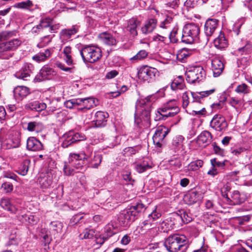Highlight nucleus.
Instances as JSON below:
<instances>
[{
    "label": "nucleus",
    "instance_id": "f257e3e1",
    "mask_svg": "<svg viewBox=\"0 0 252 252\" xmlns=\"http://www.w3.org/2000/svg\"><path fill=\"white\" fill-rule=\"evenodd\" d=\"M88 160V156L85 153H70L68 161L64 163L63 172L66 175L70 176L79 172Z\"/></svg>",
    "mask_w": 252,
    "mask_h": 252
},
{
    "label": "nucleus",
    "instance_id": "f03ea898",
    "mask_svg": "<svg viewBox=\"0 0 252 252\" xmlns=\"http://www.w3.org/2000/svg\"><path fill=\"white\" fill-rule=\"evenodd\" d=\"M215 91L216 89L213 88L200 92H185L182 95L183 107L186 108L189 106L190 109H193L195 108L196 104L200 105V103L203 100L204 97L209 96Z\"/></svg>",
    "mask_w": 252,
    "mask_h": 252
},
{
    "label": "nucleus",
    "instance_id": "7ed1b4c3",
    "mask_svg": "<svg viewBox=\"0 0 252 252\" xmlns=\"http://www.w3.org/2000/svg\"><path fill=\"white\" fill-rule=\"evenodd\" d=\"M154 101L155 97L152 95L137 100L136 104V109L138 107L142 108L140 118H136V115H135V123L138 126H140L142 121H144L147 125L150 124L151 108Z\"/></svg>",
    "mask_w": 252,
    "mask_h": 252
},
{
    "label": "nucleus",
    "instance_id": "20e7f679",
    "mask_svg": "<svg viewBox=\"0 0 252 252\" xmlns=\"http://www.w3.org/2000/svg\"><path fill=\"white\" fill-rule=\"evenodd\" d=\"M187 239L185 235L175 234L170 235L164 242V245L169 252H185L187 249Z\"/></svg>",
    "mask_w": 252,
    "mask_h": 252
},
{
    "label": "nucleus",
    "instance_id": "39448f33",
    "mask_svg": "<svg viewBox=\"0 0 252 252\" xmlns=\"http://www.w3.org/2000/svg\"><path fill=\"white\" fill-rule=\"evenodd\" d=\"M145 206L141 203H138L121 212L119 217V221L124 226L129 225L133 221L139 212L144 210Z\"/></svg>",
    "mask_w": 252,
    "mask_h": 252
},
{
    "label": "nucleus",
    "instance_id": "423d86ee",
    "mask_svg": "<svg viewBox=\"0 0 252 252\" xmlns=\"http://www.w3.org/2000/svg\"><path fill=\"white\" fill-rule=\"evenodd\" d=\"M180 110L177 101L175 99L170 100L158 109L156 120H165L168 117H173L178 114Z\"/></svg>",
    "mask_w": 252,
    "mask_h": 252
},
{
    "label": "nucleus",
    "instance_id": "0eeeda50",
    "mask_svg": "<svg viewBox=\"0 0 252 252\" xmlns=\"http://www.w3.org/2000/svg\"><path fill=\"white\" fill-rule=\"evenodd\" d=\"M80 54L84 62L94 63L99 60L101 56V51L97 47L87 46L80 51Z\"/></svg>",
    "mask_w": 252,
    "mask_h": 252
},
{
    "label": "nucleus",
    "instance_id": "6e6552de",
    "mask_svg": "<svg viewBox=\"0 0 252 252\" xmlns=\"http://www.w3.org/2000/svg\"><path fill=\"white\" fill-rule=\"evenodd\" d=\"M200 29L194 24L186 25L183 29L182 41L187 44H191L196 40L199 34Z\"/></svg>",
    "mask_w": 252,
    "mask_h": 252
},
{
    "label": "nucleus",
    "instance_id": "1a4fd4ad",
    "mask_svg": "<svg viewBox=\"0 0 252 252\" xmlns=\"http://www.w3.org/2000/svg\"><path fill=\"white\" fill-rule=\"evenodd\" d=\"M186 80L189 83H199L205 79L206 73L202 66L191 67L186 72Z\"/></svg>",
    "mask_w": 252,
    "mask_h": 252
},
{
    "label": "nucleus",
    "instance_id": "9d476101",
    "mask_svg": "<svg viewBox=\"0 0 252 252\" xmlns=\"http://www.w3.org/2000/svg\"><path fill=\"white\" fill-rule=\"evenodd\" d=\"M86 139L85 135L71 130L64 133L61 138L62 146L63 148H68L71 144Z\"/></svg>",
    "mask_w": 252,
    "mask_h": 252
},
{
    "label": "nucleus",
    "instance_id": "9b49d317",
    "mask_svg": "<svg viewBox=\"0 0 252 252\" xmlns=\"http://www.w3.org/2000/svg\"><path fill=\"white\" fill-rule=\"evenodd\" d=\"M157 73V70L156 68L144 65L139 69L137 75L140 80L150 82L154 79Z\"/></svg>",
    "mask_w": 252,
    "mask_h": 252
},
{
    "label": "nucleus",
    "instance_id": "f8f14e48",
    "mask_svg": "<svg viewBox=\"0 0 252 252\" xmlns=\"http://www.w3.org/2000/svg\"><path fill=\"white\" fill-rule=\"evenodd\" d=\"M212 128L218 131L224 130L228 126L225 118L219 114L215 115L210 122Z\"/></svg>",
    "mask_w": 252,
    "mask_h": 252
},
{
    "label": "nucleus",
    "instance_id": "ddd939ff",
    "mask_svg": "<svg viewBox=\"0 0 252 252\" xmlns=\"http://www.w3.org/2000/svg\"><path fill=\"white\" fill-rule=\"evenodd\" d=\"M56 75L54 70L48 66H43L40 70L38 74L34 78L35 82H41L45 80H50Z\"/></svg>",
    "mask_w": 252,
    "mask_h": 252
},
{
    "label": "nucleus",
    "instance_id": "4468645a",
    "mask_svg": "<svg viewBox=\"0 0 252 252\" xmlns=\"http://www.w3.org/2000/svg\"><path fill=\"white\" fill-rule=\"evenodd\" d=\"M32 64L28 63H25L21 69L15 73V76L18 79L27 80V78L32 73Z\"/></svg>",
    "mask_w": 252,
    "mask_h": 252
},
{
    "label": "nucleus",
    "instance_id": "2eb2a0df",
    "mask_svg": "<svg viewBox=\"0 0 252 252\" xmlns=\"http://www.w3.org/2000/svg\"><path fill=\"white\" fill-rule=\"evenodd\" d=\"M212 70L214 77H218L222 72L224 69V64L220 57H215L212 60Z\"/></svg>",
    "mask_w": 252,
    "mask_h": 252
},
{
    "label": "nucleus",
    "instance_id": "dca6fc26",
    "mask_svg": "<svg viewBox=\"0 0 252 252\" xmlns=\"http://www.w3.org/2000/svg\"><path fill=\"white\" fill-rule=\"evenodd\" d=\"M27 149L30 151H39L43 149L41 142L34 137H30L27 140Z\"/></svg>",
    "mask_w": 252,
    "mask_h": 252
},
{
    "label": "nucleus",
    "instance_id": "f3484780",
    "mask_svg": "<svg viewBox=\"0 0 252 252\" xmlns=\"http://www.w3.org/2000/svg\"><path fill=\"white\" fill-rule=\"evenodd\" d=\"M109 115L107 112L100 111L96 112L95 114V120L93 121L95 126L96 127L105 126L107 124V119Z\"/></svg>",
    "mask_w": 252,
    "mask_h": 252
},
{
    "label": "nucleus",
    "instance_id": "a211bd4d",
    "mask_svg": "<svg viewBox=\"0 0 252 252\" xmlns=\"http://www.w3.org/2000/svg\"><path fill=\"white\" fill-rule=\"evenodd\" d=\"M38 182L43 189H50L52 187L53 176L51 173L42 174L38 178Z\"/></svg>",
    "mask_w": 252,
    "mask_h": 252
},
{
    "label": "nucleus",
    "instance_id": "6ab92c4d",
    "mask_svg": "<svg viewBox=\"0 0 252 252\" xmlns=\"http://www.w3.org/2000/svg\"><path fill=\"white\" fill-rule=\"evenodd\" d=\"M218 26V21L215 19H208L204 26V32L207 37L211 36Z\"/></svg>",
    "mask_w": 252,
    "mask_h": 252
},
{
    "label": "nucleus",
    "instance_id": "aec40b11",
    "mask_svg": "<svg viewBox=\"0 0 252 252\" xmlns=\"http://www.w3.org/2000/svg\"><path fill=\"white\" fill-rule=\"evenodd\" d=\"M21 143L20 137L19 134H15L11 138L2 142V145L6 149H11L18 147Z\"/></svg>",
    "mask_w": 252,
    "mask_h": 252
},
{
    "label": "nucleus",
    "instance_id": "412c9836",
    "mask_svg": "<svg viewBox=\"0 0 252 252\" xmlns=\"http://www.w3.org/2000/svg\"><path fill=\"white\" fill-rule=\"evenodd\" d=\"M212 136L210 132L203 131L197 137V142L201 147H205L211 141Z\"/></svg>",
    "mask_w": 252,
    "mask_h": 252
},
{
    "label": "nucleus",
    "instance_id": "4be33fe9",
    "mask_svg": "<svg viewBox=\"0 0 252 252\" xmlns=\"http://www.w3.org/2000/svg\"><path fill=\"white\" fill-rule=\"evenodd\" d=\"M214 44L215 47L220 50L224 49L228 46V41L223 33L220 32L219 35L214 40Z\"/></svg>",
    "mask_w": 252,
    "mask_h": 252
},
{
    "label": "nucleus",
    "instance_id": "5701e85b",
    "mask_svg": "<svg viewBox=\"0 0 252 252\" xmlns=\"http://www.w3.org/2000/svg\"><path fill=\"white\" fill-rule=\"evenodd\" d=\"M14 95L16 99L21 100L30 94V89L25 86H18L13 91Z\"/></svg>",
    "mask_w": 252,
    "mask_h": 252
},
{
    "label": "nucleus",
    "instance_id": "b1692460",
    "mask_svg": "<svg viewBox=\"0 0 252 252\" xmlns=\"http://www.w3.org/2000/svg\"><path fill=\"white\" fill-rule=\"evenodd\" d=\"M99 39L104 43L108 45L116 44V40L114 36L108 32H103L98 35Z\"/></svg>",
    "mask_w": 252,
    "mask_h": 252
},
{
    "label": "nucleus",
    "instance_id": "393cba45",
    "mask_svg": "<svg viewBox=\"0 0 252 252\" xmlns=\"http://www.w3.org/2000/svg\"><path fill=\"white\" fill-rule=\"evenodd\" d=\"M157 21L155 19H150L145 25L142 27L141 31L143 33L147 34L152 32L157 26Z\"/></svg>",
    "mask_w": 252,
    "mask_h": 252
},
{
    "label": "nucleus",
    "instance_id": "a878e982",
    "mask_svg": "<svg viewBox=\"0 0 252 252\" xmlns=\"http://www.w3.org/2000/svg\"><path fill=\"white\" fill-rule=\"evenodd\" d=\"M160 216V213L157 209L154 210L151 214L149 215L148 219L143 221V223L144 226L150 225L152 229L154 228L157 224L155 223H152V221L159 218Z\"/></svg>",
    "mask_w": 252,
    "mask_h": 252
},
{
    "label": "nucleus",
    "instance_id": "bb28decb",
    "mask_svg": "<svg viewBox=\"0 0 252 252\" xmlns=\"http://www.w3.org/2000/svg\"><path fill=\"white\" fill-rule=\"evenodd\" d=\"M169 129L163 126H158L155 131L153 137V139L164 140L167 134L169 132Z\"/></svg>",
    "mask_w": 252,
    "mask_h": 252
},
{
    "label": "nucleus",
    "instance_id": "cd10ccee",
    "mask_svg": "<svg viewBox=\"0 0 252 252\" xmlns=\"http://www.w3.org/2000/svg\"><path fill=\"white\" fill-rule=\"evenodd\" d=\"M139 25V21L135 18H131L128 22L126 30L133 36H135L137 35V28Z\"/></svg>",
    "mask_w": 252,
    "mask_h": 252
},
{
    "label": "nucleus",
    "instance_id": "c85d7f7f",
    "mask_svg": "<svg viewBox=\"0 0 252 252\" xmlns=\"http://www.w3.org/2000/svg\"><path fill=\"white\" fill-rule=\"evenodd\" d=\"M202 198L201 194L196 191H192L187 194L184 197L185 201L189 204L196 203Z\"/></svg>",
    "mask_w": 252,
    "mask_h": 252
},
{
    "label": "nucleus",
    "instance_id": "c756f323",
    "mask_svg": "<svg viewBox=\"0 0 252 252\" xmlns=\"http://www.w3.org/2000/svg\"><path fill=\"white\" fill-rule=\"evenodd\" d=\"M25 107L26 109L36 111H41L47 108V105L45 103L35 101L27 104Z\"/></svg>",
    "mask_w": 252,
    "mask_h": 252
},
{
    "label": "nucleus",
    "instance_id": "7c9ffc66",
    "mask_svg": "<svg viewBox=\"0 0 252 252\" xmlns=\"http://www.w3.org/2000/svg\"><path fill=\"white\" fill-rule=\"evenodd\" d=\"M27 129L29 131L39 133L43 130L44 129V126L40 122H31L28 124Z\"/></svg>",
    "mask_w": 252,
    "mask_h": 252
},
{
    "label": "nucleus",
    "instance_id": "2f4dec72",
    "mask_svg": "<svg viewBox=\"0 0 252 252\" xmlns=\"http://www.w3.org/2000/svg\"><path fill=\"white\" fill-rule=\"evenodd\" d=\"M51 55V51L50 49H46L44 52H39L32 57V59L40 63L47 60Z\"/></svg>",
    "mask_w": 252,
    "mask_h": 252
},
{
    "label": "nucleus",
    "instance_id": "473e14b6",
    "mask_svg": "<svg viewBox=\"0 0 252 252\" xmlns=\"http://www.w3.org/2000/svg\"><path fill=\"white\" fill-rule=\"evenodd\" d=\"M77 32V29L75 27L69 29H63L60 33L61 38L63 40L67 41L71 37L72 35L76 34Z\"/></svg>",
    "mask_w": 252,
    "mask_h": 252
},
{
    "label": "nucleus",
    "instance_id": "72a5a7b5",
    "mask_svg": "<svg viewBox=\"0 0 252 252\" xmlns=\"http://www.w3.org/2000/svg\"><path fill=\"white\" fill-rule=\"evenodd\" d=\"M171 87L173 90H183L185 87L183 77L179 76L175 78L171 85Z\"/></svg>",
    "mask_w": 252,
    "mask_h": 252
},
{
    "label": "nucleus",
    "instance_id": "f704fd0d",
    "mask_svg": "<svg viewBox=\"0 0 252 252\" xmlns=\"http://www.w3.org/2000/svg\"><path fill=\"white\" fill-rule=\"evenodd\" d=\"M0 204L3 209L12 213H16L18 210L14 206L11 204L10 200L8 198L2 199L0 201Z\"/></svg>",
    "mask_w": 252,
    "mask_h": 252
},
{
    "label": "nucleus",
    "instance_id": "c9c22d12",
    "mask_svg": "<svg viewBox=\"0 0 252 252\" xmlns=\"http://www.w3.org/2000/svg\"><path fill=\"white\" fill-rule=\"evenodd\" d=\"M151 168V162L146 160L137 163L135 165V169L139 173H143Z\"/></svg>",
    "mask_w": 252,
    "mask_h": 252
},
{
    "label": "nucleus",
    "instance_id": "e433bc0d",
    "mask_svg": "<svg viewBox=\"0 0 252 252\" xmlns=\"http://www.w3.org/2000/svg\"><path fill=\"white\" fill-rule=\"evenodd\" d=\"M3 43L8 51L16 49L21 45L22 42L20 39L16 38Z\"/></svg>",
    "mask_w": 252,
    "mask_h": 252
},
{
    "label": "nucleus",
    "instance_id": "4c0bfd02",
    "mask_svg": "<svg viewBox=\"0 0 252 252\" xmlns=\"http://www.w3.org/2000/svg\"><path fill=\"white\" fill-rule=\"evenodd\" d=\"M95 104V100L93 97H87L83 98L82 107L78 108L79 110H83L85 109H90Z\"/></svg>",
    "mask_w": 252,
    "mask_h": 252
},
{
    "label": "nucleus",
    "instance_id": "58836bf2",
    "mask_svg": "<svg viewBox=\"0 0 252 252\" xmlns=\"http://www.w3.org/2000/svg\"><path fill=\"white\" fill-rule=\"evenodd\" d=\"M184 140V138L182 135H178L173 138L172 145L175 151L182 148Z\"/></svg>",
    "mask_w": 252,
    "mask_h": 252
},
{
    "label": "nucleus",
    "instance_id": "ea45409f",
    "mask_svg": "<svg viewBox=\"0 0 252 252\" xmlns=\"http://www.w3.org/2000/svg\"><path fill=\"white\" fill-rule=\"evenodd\" d=\"M95 231L91 228H87L79 235L81 239H93L95 235Z\"/></svg>",
    "mask_w": 252,
    "mask_h": 252
},
{
    "label": "nucleus",
    "instance_id": "a19ab883",
    "mask_svg": "<svg viewBox=\"0 0 252 252\" xmlns=\"http://www.w3.org/2000/svg\"><path fill=\"white\" fill-rule=\"evenodd\" d=\"M102 156L99 154H95L89 161L90 166L94 168H97L102 161Z\"/></svg>",
    "mask_w": 252,
    "mask_h": 252
},
{
    "label": "nucleus",
    "instance_id": "79ce46f5",
    "mask_svg": "<svg viewBox=\"0 0 252 252\" xmlns=\"http://www.w3.org/2000/svg\"><path fill=\"white\" fill-rule=\"evenodd\" d=\"M63 53L65 57V61L68 65L73 64V60L71 55V48L70 46H66L63 49Z\"/></svg>",
    "mask_w": 252,
    "mask_h": 252
},
{
    "label": "nucleus",
    "instance_id": "37998d69",
    "mask_svg": "<svg viewBox=\"0 0 252 252\" xmlns=\"http://www.w3.org/2000/svg\"><path fill=\"white\" fill-rule=\"evenodd\" d=\"M31 163L30 159H27L23 161L19 167V173L22 175H25L27 174L29 166Z\"/></svg>",
    "mask_w": 252,
    "mask_h": 252
},
{
    "label": "nucleus",
    "instance_id": "c03bdc74",
    "mask_svg": "<svg viewBox=\"0 0 252 252\" xmlns=\"http://www.w3.org/2000/svg\"><path fill=\"white\" fill-rule=\"evenodd\" d=\"M203 161L201 160H197L190 162L188 165V170L190 171H196L202 166Z\"/></svg>",
    "mask_w": 252,
    "mask_h": 252
},
{
    "label": "nucleus",
    "instance_id": "a18cd8bd",
    "mask_svg": "<svg viewBox=\"0 0 252 252\" xmlns=\"http://www.w3.org/2000/svg\"><path fill=\"white\" fill-rule=\"evenodd\" d=\"M148 55V53L144 50L139 51L135 56L130 58L131 61L137 62L145 59Z\"/></svg>",
    "mask_w": 252,
    "mask_h": 252
},
{
    "label": "nucleus",
    "instance_id": "49530a36",
    "mask_svg": "<svg viewBox=\"0 0 252 252\" xmlns=\"http://www.w3.org/2000/svg\"><path fill=\"white\" fill-rule=\"evenodd\" d=\"M63 228V224L60 221H54L50 223V229L54 231L55 233H59L62 232Z\"/></svg>",
    "mask_w": 252,
    "mask_h": 252
},
{
    "label": "nucleus",
    "instance_id": "de8ad7c7",
    "mask_svg": "<svg viewBox=\"0 0 252 252\" xmlns=\"http://www.w3.org/2000/svg\"><path fill=\"white\" fill-rule=\"evenodd\" d=\"M179 214H177L178 217H179L185 223H188L191 220V217L185 211H179Z\"/></svg>",
    "mask_w": 252,
    "mask_h": 252
},
{
    "label": "nucleus",
    "instance_id": "09e8293b",
    "mask_svg": "<svg viewBox=\"0 0 252 252\" xmlns=\"http://www.w3.org/2000/svg\"><path fill=\"white\" fill-rule=\"evenodd\" d=\"M33 6V3L31 0H28L22 1L16 4L15 6L18 8L30 9Z\"/></svg>",
    "mask_w": 252,
    "mask_h": 252
},
{
    "label": "nucleus",
    "instance_id": "8fccbe9b",
    "mask_svg": "<svg viewBox=\"0 0 252 252\" xmlns=\"http://www.w3.org/2000/svg\"><path fill=\"white\" fill-rule=\"evenodd\" d=\"M173 21V18L167 16L166 18L160 24V27L163 29H171V24Z\"/></svg>",
    "mask_w": 252,
    "mask_h": 252
},
{
    "label": "nucleus",
    "instance_id": "3c124183",
    "mask_svg": "<svg viewBox=\"0 0 252 252\" xmlns=\"http://www.w3.org/2000/svg\"><path fill=\"white\" fill-rule=\"evenodd\" d=\"M238 51L242 54H250L252 52V45L248 42L244 46L238 48Z\"/></svg>",
    "mask_w": 252,
    "mask_h": 252
},
{
    "label": "nucleus",
    "instance_id": "603ef678",
    "mask_svg": "<svg viewBox=\"0 0 252 252\" xmlns=\"http://www.w3.org/2000/svg\"><path fill=\"white\" fill-rule=\"evenodd\" d=\"M171 226H169V223H168V221L164 220L160 223L158 226V229L160 231H163L164 232H166L168 230H170Z\"/></svg>",
    "mask_w": 252,
    "mask_h": 252
},
{
    "label": "nucleus",
    "instance_id": "864d4df0",
    "mask_svg": "<svg viewBox=\"0 0 252 252\" xmlns=\"http://www.w3.org/2000/svg\"><path fill=\"white\" fill-rule=\"evenodd\" d=\"M13 185L9 182H5L1 185V189L6 193L10 192L13 190Z\"/></svg>",
    "mask_w": 252,
    "mask_h": 252
},
{
    "label": "nucleus",
    "instance_id": "5fc2aeb1",
    "mask_svg": "<svg viewBox=\"0 0 252 252\" xmlns=\"http://www.w3.org/2000/svg\"><path fill=\"white\" fill-rule=\"evenodd\" d=\"M235 92L238 93L247 94L249 92L248 86L245 84H242L237 86Z\"/></svg>",
    "mask_w": 252,
    "mask_h": 252
},
{
    "label": "nucleus",
    "instance_id": "6e6d98bb",
    "mask_svg": "<svg viewBox=\"0 0 252 252\" xmlns=\"http://www.w3.org/2000/svg\"><path fill=\"white\" fill-rule=\"evenodd\" d=\"M191 110V114L192 115L203 116L205 115L206 112L205 108L203 107H199L198 109H195V108Z\"/></svg>",
    "mask_w": 252,
    "mask_h": 252
},
{
    "label": "nucleus",
    "instance_id": "4d7b16f0",
    "mask_svg": "<svg viewBox=\"0 0 252 252\" xmlns=\"http://www.w3.org/2000/svg\"><path fill=\"white\" fill-rule=\"evenodd\" d=\"M104 232L105 236L108 238L112 236L115 232L113 231V226L112 224H108L104 228Z\"/></svg>",
    "mask_w": 252,
    "mask_h": 252
},
{
    "label": "nucleus",
    "instance_id": "13d9d810",
    "mask_svg": "<svg viewBox=\"0 0 252 252\" xmlns=\"http://www.w3.org/2000/svg\"><path fill=\"white\" fill-rule=\"evenodd\" d=\"M50 41L51 38L49 36H45L41 39L40 41L37 44V47L39 48H43L47 46Z\"/></svg>",
    "mask_w": 252,
    "mask_h": 252
},
{
    "label": "nucleus",
    "instance_id": "bf43d9fd",
    "mask_svg": "<svg viewBox=\"0 0 252 252\" xmlns=\"http://www.w3.org/2000/svg\"><path fill=\"white\" fill-rule=\"evenodd\" d=\"M169 38L170 41L173 43H176L178 41V39L176 37V34L177 33V29L174 28L171 31L169 32Z\"/></svg>",
    "mask_w": 252,
    "mask_h": 252
},
{
    "label": "nucleus",
    "instance_id": "052dcab7",
    "mask_svg": "<svg viewBox=\"0 0 252 252\" xmlns=\"http://www.w3.org/2000/svg\"><path fill=\"white\" fill-rule=\"evenodd\" d=\"M40 23L43 29L48 28L52 24V19L50 18H45L42 19Z\"/></svg>",
    "mask_w": 252,
    "mask_h": 252
},
{
    "label": "nucleus",
    "instance_id": "680f3d73",
    "mask_svg": "<svg viewBox=\"0 0 252 252\" xmlns=\"http://www.w3.org/2000/svg\"><path fill=\"white\" fill-rule=\"evenodd\" d=\"M189 56L188 51L186 49H183L180 50L177 54V58L179 60H183Z\"/></svg>",
    "mask_w": 252,
    "mask_h": 252
},
{
    "label": "nucleus",
    "instance_id": "e2e57ef3",
    "mask_svg": "<svg viewBox=\"0 0 252 252\" xmlns=\"http://www.w3.org/2000/svg\"><path fill=\"white\" fill-rule=\"evenodd\" d=\"M94 237L96 243L100 245L103 244L105 241L108 239L105 236L97 235L96 233Z\"/></svg>",
    "mask_w": 252,
    "mask_h": 252
},
{
    "label": "nucleus",
    "instance_id": "0e129e2a",
    "mask_svg": "<svg viewBox=\"0 0 252 252\" xmlns=\"http://www.w3.org/2000/svg\"><path fill=\"white\" fill-rule=\"evenodd\" d=\"M7 52V50L4 44V43H0V59H6L7 58V56L6 55V53Z\"/></svg>",
    "mask_w": 252,
    "mask_h": 252
},
{
    "label": "nucleus",
    "instance_id": "69168bd1",
    "mask_svg": "<svg viewBox=\"0 0 252 252\" xmlns=\"http://www.w3.org/2000/svg\"><path fill=\"white\" fill-rule=\"evenodd\" d=\"M211 163L212 166L215 167H221L225 165L224 161H220L217 160L216 158L212 159Z\"/></svg>",
    "mask_w": 252,
    "mask_h": 252
},
{
    "label": "nucleus",
    "instance_id": "338daca9",
    "mask_svg": "<svg viewBox=\"0 0 252 252\" xmlns=\"http://www.w3.org/2000/svg\"><path fill=\"white\" fill-rule=\"evenodd\" d=\"M136 153V150L133 147H127L123 151V154L125 156H129L134 155Z\"/></svg>",
    "mask_w": 252,
    "mask_h": 252
},
{
    "label": "nucleus",
    "instance_id": "774afa93",
    "mask_svg": "<svg viewBox=\"0 0 252 252\" xmlns=\"http://www.w3.org/2000/svg\"><path fill=\"white\" fill-rule=\"evenodd\" d=\"M202 0H187L185 4L187 6L194 7L201 2Z\"/></svg>",
    "mask_w": 252,
    "mask_h": 252
}]
</instances>
